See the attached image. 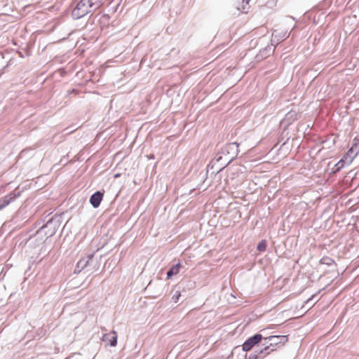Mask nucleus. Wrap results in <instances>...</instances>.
I'll use <instances>...</instances> for the list:
<instances>
[{
	"label": "nucleus",
	"instance_id": "nucleus-5",
	"mask_svg": "<svg viewBox=\"0 0 359 359\" xmlns=\"http://www.w3.org/2000/svg\"><path fill=\"white\" fill-rule=\"evenodd\" d=\"M262 338L263 337L261 334H255L252 337H250L243 343V350L244 351H250L252 347L260 342Z\"/></svg>",
	"mask_w": 359,
	"mask_h": 359
},
{
	"label": "nucleus",
	"instance_id": "nucleus-15",
	"mask_svg": "<svg viewBox=\"0 0 359 359\" xmlns=\"http://www.w3.org/2000/svg\"><path fill=\"white\" fill-rule=\"evenodd\" d=\"M297 118V114L294 111H290L285 115V120L291 121Z\"/></svg>",
	"mask_w": 359,
	"mask_h": 359
},
{
	"label": "nucleus",
	"instance_id": "nucleus-4",
	"mask_svg": "<svg viewBox=\"0 0 359 359\" xmlns=\"http://www.w3.org/2000/svg\"><path fill=\"white\" fill-rule=\"evenodd\" d=\"M92 11L90 6H88L87 0H81L73 9L72 15L74 19H80Z\"/></svg>",
	"mask_w": 359,
	"mask_h": 359
},
{
	"label": "nucleus",
	"instance_id": "nucleus-22",
	"mask_svg": "<svg viewBox=\"0 0 359 359\" xmlns=\"http://www.w3.org/2000/svg\"><path fill=\"white\" fill-rule=\"evenodd\" d=\"M260 354H259V351H257V354H255V355H250L249 357V359H257V358L258 357V355H259ZM265 355H263V357H264Z\"/></svg>",
	"mask_w": 359,
	"mask_h": 359
},
{
	"label": "nucleus",
	"instance_id": "nucleus-19",
	"mask_svg": "<svg viewBox=\"0 0 359 359\" xmlns=\"http://www.w3.org/2000/svg\"><path fill=\"white\" fill-rule=\"evenodd\" d=\"M345 165H346V163L341 158L335 165V166L337 167L336 171H339V170L343 168L345 166Z\"/></svg>",
	"mask_w": 359,
	"mask_h": 359
},
{
	"label": "nucleus",
	"instance_id": "nucleus-17",
	"mask_svg": "<svg viewBox=\"0 0 359 359\" xmlns=\"http://www.w3.org/2000/svg\"><path fill=\"white\" fill-rule=\"evenodd\" d=\"M320 264L330 266L334 263V260L329 257H323L320 261Z\"/></svg>",
	"mask_w": 359,
	"mask_h": 359
},
{
	"label": "nucleus",
	"instance_id": "nucleus-7",
	"mask_svg": "<svg viewBox=\"0 0 359 359\" xmlns=\"http://www.w3.org/2000/svg\"><path fill=\"white\" fill-rule=\"evenodd\" d=\"M346 153H347V156H351L353 161L358 155V154H359V138L358 137H355L353 140L352 145Z\"/></svg>",
	"mask_w": 359,
	"mask_h": 359
},
{
	"label": "nucleus",
	"instance_id": "nucleus-9",
	"mask_svg": "<svg viewBox=\"0 0 359 359\" xmlns=\"http://www.w3.org/2000/svg\"><path fill=\"white\" fill-rule=\"evenodd\" d=\"M103 198V194L97 191L94 193L90 198V203L93 208H98L100 205V203Z\"/></svg>",
	"mask_w": 359,
	"mask_h": 359
},
{
	"label": "nucleus",
	"instance_id": "nucleus-14",
	"mask_svg": "<svg viewBox=\"0 0 359 359\" xmlns=\"http://www.w3.org/2000/svg\"><path fill=\"white\" fill-rule=\"evenodd\" d=\"M88 1V6H90L93 11L99 8L104 3V0H87Z\"/></svg>",
	"mask_w": 359,
	"mask_h": 359
},
{
	"label": "nucleus",
	"instance_id": "nucleus-13",
	"mask_svg": "<svg viewBox=\"0 0 359 359\" xmlns=\"http://www.w3.org/2000/svg\"><path fill=\"white\" fill-rule=\"evenodd\" d=\"M181 268V264L180 262L173 265L168 271H167V277L168 278H170L172 276L177 275L180 272V269Z\"/></svg>",
	"mask_w": 359,
	"mask_h": 359
},
{
	"label": "nucleus",
	"instance_id": "nucleus-8",
	"mask_svg": "<svg viewBox=\"0 0 359 359\" xmlns=\"http://www.w3.org/2000/svg\"><path fill=\"white\" fill-rule=\"evenodd\" d=\"M86 257V261H88L87 266H88V271L90 272H93L96 271L98 268V262L95 258L94 253L88 254Z\"/></svg>",
	"mask_w": 359,
	"mask_h": 359
},
{
	"label": "nucleus",
	"instance_id": "nucleus-11",
	"mask_svg": "<svg viewBox=\"0 0 359 359\" xmlns=\"http://www.w3.org/2000/svg\"><path fill=\"white\" fill-rule=\"evenodd\" d=\"M88 261H86V257H82L76 264V266L74 269L75 273H79L82 270L87 269Z\"/></svg>",
	"mask_w": 359,
	"mask_h": 359
},
{
	"label": "nucleus",
	"instance_id": "nucleus-12",
	"mask_svg": "<svg viewBox=\"0 0 359 359\" xmlns=\"http://www.w3.org/2000/svg\"><path fill=\"white\" fill-rule=\"evenodd\" d=\"M250 0H237V9L241 13H247Z\"/></svg>",
	"mask_w": 359,
	"mask_h": 359
},
{
	"label": "nucleus",
	"instance_id": "nucleus-16",
	"mask_svg": "<svg viewBox=\"0 0 359 359\" xmlns=\"http://www.w3.org/2000/svg\"><path fill=\"white\" fill-rule=\"evenodd\" d=\"M275 50V47H272V45L268 46L262 51H261L262 55L266 57L271 53H273Z\"/></svg>",
	"mask_w": 359,
	"mask_h": 359
},
{
	"label": "nucleus",
	"instance_id": "nucleus-21",
	"mask_svg": "<svg viewBox=\"0 0 359 359\" xmlns=\"http://www.w3.org/2000/svg\"><path fill=\"white\" fill-rule=\"evenodd\" d=\"M180 293L177 291L172 296V299L173 300L174 302L177 303L180 299Z\"/></svg>",
	"mask_w": 359,
	"mask_h": 359
},
{
	"label": "nucleus",
	"instance_id": "nucleus-1",
	"mask_svg": "<svg viewBox=\"0 0 359 359\" xmlns=\"http://www.w3.org/2000/svg\"><path fill=\"white\" fill-rule=\"evenodd\" d=\"M287 341V336L285 335H272L264 338L262 344L264 347L259 350V354L266 355L275 349L273 347L279 344H284Z\"/></svg>",
	"mask_w": 359,
	"mask_h": 359
},
{
	"label": "nucleus",
	"instance_id": "nucleus-6",
	"mask_svg": "<svg viewBox=\"0 0 359 359\" xmlns=\"http://www.w3.org/2000/svg\"><path fill=\"white\" fill-rule=\"evenodd\" d=\"M20 195V192H11L4 197L0 198V210L8 205L14 201Z\"/></svg>",
	"mask_w": 359,
	"mask_h": 359
},
{
	"label": "nucleus",
	"instance_id": "nucleus-3",
	"mask_svg": "<svg viewBox=\"0 0 359 359\" xmlns=\"http://www.w3.org/2000/svg\"><path fill=\"white\" fill-rule=\"evenodd\" d=\"M60 226L59 219H50L37 231V234L44 233L48 238L52 237L57 232Z\"/></svg>",
	"mask_w": 359,
	"mask_h": 359
},
{
	"label": "nucleus",
	"instance_id": "nucleus-2",
	"mask_svg": "<svg viewBox=\"0 0 359 359\" xmlns=\"http://www.w3.org/2000/svg\"><path fill=\"white\" fill-rule=\"evenodd\" d=\"M238 146L236 142H231L225 145L222 148L220 155L217 158V161H219L224 157L225 161L228 163L232 161L239 152Z\"/></svg>",
	"mask_w": 359,
	"mask_h": 359
},
{
	"label": "nucleus",
	"instance_id": "nucleus-10",
	"mask_svg": "<svg viewBox=\"0 0 359 359\" xmlns=\"http://www.w3.org/2000/svg\"><path fill=\"white\" fill-rule=\"evenodd\" d=\"M102 341H109V344L111 346H115L117 344V332L112 331L109 334H105L102 337Z\"/></svg>",
	"mask_w": 359,
	"mask_h": 359
},
{
	"label": "nucleus",
	"instance_id": "nucleus-20",
	"mask_svg": "<svg viewBox=\"0 0 359 359\" xmlns=\"http://www.w3.org/2000/svg\"><path fill=\"white\" fill-rule=\"evenodd\" d=\"M341 159L346 163V165H350L353 162L351 157L347 156V153L345 154V155L341 158Z\"/></svg>",
	"mask_w": 359,
	"mask_h": 359
},
{
	"label": "nucleus",
	"instance_id": "nucleus-18",
	"mask_svg": "<svg viewBox=\"0 0 359 359\" xmlns=\"http://www.w3.org/2000/svg\"><path fill=\"white\" fill-rule=\"evenodd\" d=\"M257 249L260 251V252H263V251H265L266 249V241L264 240H262L261 241L257 246Z\"/></svg>",
	"mask_w": 359,
	"mask_h": 359
},
{
	"label": "nucleus",
	"instance_id": "nucleus-23",
	"mask_svg": "<svg viewBox=\"0 0 359 359\" xmlns=\"http://www.w3.org/2000/svg\"><path fill=\"white\" fill-rule=\"evenodd\" d=\"M315 294L312 295L311 298H309L306 303H309L310 301H311L314 297H315Z\"/></svg>",
	"mask_w": 359,
	"mask_h": 359
}]
</instances>
